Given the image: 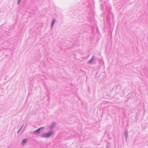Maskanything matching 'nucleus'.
Listing matches in <instances>:
<instances>
[{
  "mask_svg": "<svg viewBox=\"0 0 148 148\" xmlns=\"http://www.w3.org/2000/svg\"><path fill=\"white\" fill-rule=\"evenodd\" d=\"M124 134L125 136V137L126 138V139H127V138L128 137V132L127 130H126L125 133H124Z\"/></svg>",
  "mask_w": 148,
  "mask_h": 148,
  "instance_id": "nucleus-6",
  "label": "nucleus"
},
{
  "mask_svg": "<svg viewBox=\"0 0 148 148\" xmlns=\"http://www.w3.org/2000/svg\"><path fill=\"white\" fill-rule=\"evenodd\" d=\"M56 124V123L55 122H53L51 123V125L50 126V131H53V129L55 127Z\"/></svg>",
  "mask_w": 148,
  "mask_h": 148,
  "instance_id": "nucleus-3",
  "label": "nucleus"
},
{
  "mask_svg": "<svg viewBox=\"0 0 148 148\" xmlns=\"http://www.w3.org/2000/svg\"><path fill=\"white\" fill-rule=\"evenodd\" d=\"M23 125L22 126V127H21V128L18 130V132H17V134H18L19 132H20L21 131V130L22 128L23 127Z\"/></svg>",
  "mask_w": 148,
  "mask_h": 148,
  "instance_id": "nucleus-8",
  "label": "nucleus"
},
{
  "mask_svg": "<svg viewBox=\"0 0 148 148\" xmlns=\"http://www.w3.org/2000/svg\"><path fill=\"white\" fill-rule=\"evenodd\" d=\"M53 131H50L47 133H45L42 135L41 137L42 138H49L51 136L53 133Z\"/></svg>",
  "mask_w": 148,
  "mask_h": 148,
  "instance_id": "nucleus-1",
  "label": "nucleus"
},
{
  "mask_svg": "<svg viewBox=\"0 0 148 148\" xmlns=\"http://www.w3.org/2000/svg\"><path fill=\"white\" fill-rule=\"evenodd\" d=\"M56 21V20L55 19H53V20L52 22L51 23V28H53V27L54 25L55 24V23Z\"/></svg>",
  "mask_w": 148,
  "mask_h": 148,
  "instance_id": "nucleus-5",
  "label": "nucleus"
},
{
  "mask_svg": "<svg viewBox=\"0 0 148 148\" xmlns=\"http://www.w3.org/2000/svg\"><path fill=\"white\" fill-rule=\"evenodd\" d=\"M94 58H95V56H93L92 57L91 59L90 60H88L87 62V64H89L91 63L92 62L95 60Z\"/></svg>",
  "mask_w": 148,
  "mask_h": 148,
  "instance_id": "nucleus-4",
  "label": "nucleus"
},
{
  "mask_svg": "<svg viewBox=\"0 0 148 148\" xmlns=\"http://www.w3.org/2000/svg\"><path fill=\"white\" fill-rule=\"evenodd\" d=\"M45 128L44 127H41L38 128V129L34 131L33 133L34 134H38L40 133V130L42 129H43Z\"/></svg>",
  "mask_w": 148,
  "mask_h": 148,
  "instance_id": "nucleus-2",
  "label": "nucleus"
},
{
  "mask_svg": "<svg viewBox=\"0 0 148 148\" xmlns=\"http://www.w3.org/2000/svg\"><path fill=\"white\" fill-rule=\"evenodd\" d=\"M27 139H23L22 142V145H23L26 143L27 141Z\"/></svg>",
  "mask_w": 148,
  "mask_h": 148,
  "instance_id": "nucleus-7",
  "label": "nucleus"
},
{
  "mask_svg": "<svg viewBox=\"0 0 148 148\" xmlns=\"http://www.w3.org/2000/svg\"><path fill=\"white\" fill-rule=\"evenodd\" d=\"M21 0H18L17 2V4L18 5L21 1Z\"/></svg>",
  "mask_w": 148,
  "mask_h": 148,
  "instance_id": "nucleus-9",
  "label": "nucleus"
}]
</instances>
